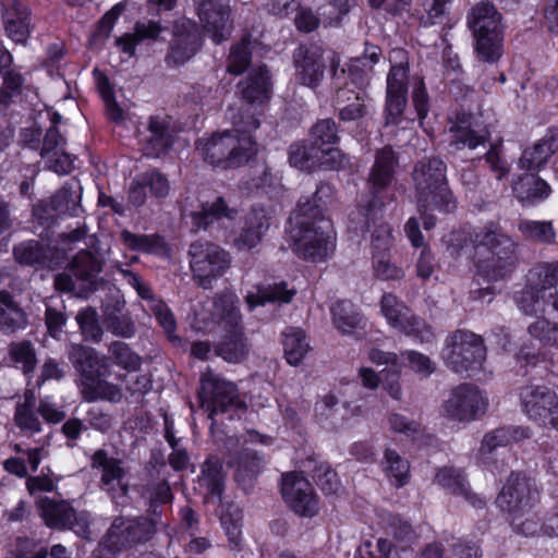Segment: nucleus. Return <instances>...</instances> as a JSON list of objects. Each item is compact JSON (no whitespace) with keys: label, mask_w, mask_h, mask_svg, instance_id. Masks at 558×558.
I'll return each instance as SVG.
<instances>
[{"label":"nucleus","mask_w":558,"mask_h":558,"mask_svg":"<svg viewBox=\"0 0 558 558\" xmlns=\"http://www.w3.org/2000/svg\"><path fill=\"white\" fill-rule=\"evenodd\" d=\"M448 250L456 256L474 251L477 276L487 282L504 279L517 264L514 242L495 226L475 233L469 241L464 231L451 233Z\"/></svg>","instance_id":"1"},{"label":"nucleus","mask_w":558,"mask_h":558,"mask_svg":"<svg viewBox=\"0 0 558 558\" xmlns=\"http://www.w3.org/2000/svg\"><path fill=\"white\" fill-rule=\"evenodd\" d=\"M284 228L287 241L298 257L322 263L333 255L337 232L330 219L314 211H291Z\"/></svg>","instance_id":"2"},{"label":"nucleus","mask_w":558,"mask_h":558,"mask_svg":"<svg viewBox=\"0 0 558 558\" xmlns=\"http://www.w3.org/2000/svg\"><path fill=\"white\" fill-rule=\"evenodd\" d=\"M196 149L203 160L220 170L236 169L246 165L258 151L252 135L240 136L234 132H217L197 141Z\"/></svg>","instance_id":"3"},{"label":"nucleus","mask_w":558,"mask_h":558,"mask_svg":"<svg viewBox=\"0 0 558 558\" xmlns=\"http://www.w3.org/2000/svg\"><path fill=\"white\" fill-rule=\"evenodd\" d=\"M210 316L214 323L230 335L218 345V355L230 363L243 361L248 353V345L243 333L240 301L236 294L231 291L217 294L211 303Z\"/></svg>","instance_id":"4"},{"label":"nucleus","mask_w":558,"mask_h":558,"mask_svg":"<svg viewBox=\"0 0 558 558\" xmlns=\"http://www.w3.org/2000/svg\"><path fill=\"white\" fill-rule=\"evenodd\" d=\"M477 58L487 63L497 62L502 54L501 15L490 2H480L468 15Z\"/></svg>","instance_id":"5"},{"label":"nucleus","mask_w":558,"mask_h":558,"mask_svg":"<svg viewBox=\"0 0 558 558\" xmlns=\"http://www.w3.org/2000/svg\"><path fill=\"white\" fill-rule=\"evenodd\" d=\"M417 204L423 208L456 207L446 178V165L439 158L418 161L412 171Z\"/></svg>","instance_id":"6"},{"label":"nucleus","mask_w":558,"mask_h":558,"mask_svg":"<svg viewBox=\"0 0 558 558\" xmlns=\"http://www.w3.org/2000/svg\"><path fill=\"white\" fill-rule=\"evenodd\" d=\"M198 397L202 408L213 421L220 413L229 414V418L235 415L240 417L245 410V402L241 400L236 386L209 368L201 376Z\"/></svg>","instance_id":"7"},{"label":"nucleus","mask_w":558,"mask_h":558,"mask_svg":"<svg viewBox=\"0 0 558 558\" xmlns=\"http://www.w3.org/2000/svg\"><path fill=\"white\" fill-rule=\"evenodd\" d=\"M441 354L452 372L471 376L482 367L486 350L480 336L468 330H457L447 337Z\"/></svg>","instance_id":"8"},{"label":"nucleus","mask_w":558,"mask_h":558,"mask_svg":"<svg viewBox=\"0 0 558 558\" xmlns=\"http://www.w3.org/2000/svg\"><path fill=\"white\" fill-rule=\"evenodd\" d=\"M189 253L193 278L204 289L213 288V283L231 266L230 254L211 242H195Z\"/></svg>","instance_id":"9"},{"label":"nucleus","mask_w":558,"mask_h":558,"mask_svg":"<svg viewBox=\"0 0 558 558\" xmlns=\"http://www.w3.org/2000/svg\"><path fill=\"white\" fill-rule=\"evenodd\" d=\"M398 158L390 146L378 149L371 168L367 184V209H383L391 205L393 194L390 185L396 174Z\"/></svg>","instance_id":"10"},{"label":"nucleus","mask_w":558,"mask_h":558,"mask_svg":"<svg viewBox=\"0 0 558 558\" xmlns=\"http://www.w3.org/2000/svg\"><path fill=\"white\" fill-rule=\"evenodd\" d=\"M289 162L301 171L312 173L316 170H339L347 163V158L337 147H323L308 140L290 145Z\"/></svg>","instance_id":"11"},{"label":"nucleus","mask_w":558,"mask_h":558,"mask_svg":"<svg viewBox=\"0 0 558 558\" xmlns=\"http://www.w3.org/2000/svg\"><path fill=\"white\" fill-rule=\"evenodd\" d=\"M380 313L387 324L398 332L413 338L420 343L430 342L434 332L423 319L415 316L412 311L392 293H384L380 300Z\"/></svg>","instance_id":"12"},{"label":"nucleus","mask_w":558,"mask_h":558,"mask_svg":"<svg viewBox=\"0 0 558 558\" xmlns=\"http://www.w3.org/2000/svg\"><path fill=\"white\" fill-rule=\"evenodd\" d=\"M520 404L524 414L541 426L558 429V395L544 385L521 388Z\"/></svg>","instance_id":"13"},{"label":"nucleus","mask_w":558,"mask_h":558,"mask_svg":"<svg viewBox=\"0 0 558 558\" xmlns=\"http://www.w3.org/2000/svg\"><path fill=\"white\" fill-rule=\"evenodd\" d=\"M159 523L160 514L156 510L149 519H116L107 533L104 546L108 550L118 551L136 543L146 542L155 533Z\"/></svg>","instance_id":"14"},{"label":"nucleus","mask_w":558,"mask_h":558,"mask_svg":"<svg viewBox=\"0 0 558 558\" xmlns=\"http://www.w3.org/2000/svg\"><path fill=\"white\" fill-rule=\"evenodd\" d=\"M487 407L488 399L477 387L463 384L452 389L442 413L449 421L469 423L483 415Z\"/></svg>","instance_id":"15"},{"label":"nucleus","mask_w":558,"mask_h":558,"mask_svg":"<svg viewBox=\"0 0 558 558\" xmlns=\"http://www.w3.org/2000/svg\"><path fill=\"white\" fill-rule=\"evenodd\" d=\"M36 504L48 527L72 530L78 536H89V518L86 512H76L68 501H56L48 497L39 498Z\"/></svg>","instance_id":"16"},{"label":"nucleus","mask_w":558,"mask_h":558,"mask_svg":"<svg viewBox=\"0 0 558 558\" xmlns=\"http://www.w3.org/2000/svg\"><path fill=\"white\" fill-rule=\"evenodd\" d=\"M281 494L289 508L300 517L318 513L319 501L310 481L299 472L282 475Z\"/></svg>","instance_id":"17"},{"label":"nucleus","mask_w":558,"mask_h":558,"mask_svg":"<svg viewBox=\"0 0 558 558\" xmlns=\"http://www.w3.org/2000/svg\"><path fill=\"white\" fill-rule=\"evenodd\" d=\"M197 16L204 31L216 44L227 40L231 35L230 0H194Z\"/></svg>","instance_id":"18"},{"label":"nucleus","mask_w":558,"mask_h":558,"mask_svg":"<svg viewBox=\"0 0 558 558\" xmlns=\"http://www.w3.org/2000/svg\"><path fill=\"white\" fill-rule=\"evenodd\" d=\"M92 468L100 472V488L116 502L129 492L128 471L123 463L99 449L92 457Z\"/></svg>","instance_id":"19"},{"label":"nucleus","mask_w":558,"mask_h":558,"mask_svg":"<svg viewBox=\"0 0 558 558\" xmlns=\"http://www.w3.org/2000/svg\"><path fill=\"white\" fill-rule=\"evenodd\" d=\"M201 45L202 39L195 22L187 19L179 20L173 26V38L166 62L169 65H182L195 56Z\"/></svg>","instance_id":"20"},{"label":"nucleus","mask_w":558,"mask_h":558,"mask_svg":"<svg viewBox=\"0 0 558 558\" xmlns=\"http://www.w3.org/2000/svg\"><path fill=\"white\" fill-rule=\"evenodd\" d=\"M380 53V48L374 45H366L363 56L353 58L348 66V71L341 69L339 72L332 64V78L337 88L341 86L342 80L348 84V87L356 92H365L369 84V74L375 63H377Z\"/></svg>","instance_id":"21"},{"label":"nucleus","mask_w":558,"mask_h":558,"mask_svg":"<svg viewBox=\"0 0 558 558\" xmlns=\"http://www.w3.org/2000/svg\"><path fill=\"white\" fill-rule=\"evenodd\" d=\"M537 492L530 482L518 474H512L504 485L496 502L501 511L510 514L525 513L535 501Z\"/></svg>","instance_id":"22"},{"label":"nucleus","mask_w":558,"mask_h":558,"mask_svg":"<svg viewBox=\"0 0 558 558\" xmlns=\"http://www.w3.org/2000/svg\"><path fill=\"white\" fill-rule=\"evenodd\" d=\"M408 64L400 62L391 66L387 75V122L396 123L407 106Z\"/></svg>","instance_id":"23"},{"label":"nucleus","mask_w":558,"mask_h":558,"mask_svg":"<svg viewBox=\"0 0 558 558\" xmlns=\"http://www.w3.org/2000/svg\"><path fill=\"white\" fill-rule=\"evenodd\" d=\"M296 80L308 87H316L324 77L323 50L316 46H300L293 52Z\"/></svg>","instance_id":"24"},{"label":"nucleus","mask_w":558,"mask_h":558,"mask_svg":"<svg viewBox=\"0 0 558 558\" xmlns=\"http://www.w3.org/2000/svg\"><path fill=\"white\" fill-rule=\"evenodd\" d=\"M531 437V430L527 427L507 426L500 427L485 434L477 454V461L482 465L489 466L493 454L498 448L507 447Z\"/></svg>","instance_id":"25"},{"label":"nucleus","mask_w":558,"mask_h":558,"mask_svg":"<svg viewBox=\"0 0 558 558\" xmlns=\"http://www.w3.org/2000/svg\"><path fill=\"white\" fill-rule=\"evenodd\" d=\"M557 150L558 129H549L532 147L523 150L519 166L527 171H539Z\"/></svg>","instance_id":"26"},{"label":"nucleus","mask_w":558,"mask_h":558,"mask_svg":"<svg viewBox=\"0 0 558 558\" xmlns=\"http://www.w3.org/2000/svg\"><path fill=\"white\" fill-rule=\"evenodd\" d=\"M296 294V289L289 287L284 281L272 284H258L248 290L244 296L250 311L257 306H264L267 303H290Z\"/></svg>","instance_id":"27"},{"label":"nucleus","mask_w":558,"mask_h":558,"mask_svg":"<svg viewBox=\"0 0 558 558\" xmlns=\"http://www.w3.org/2000/svg\"><path fill=\"white\" fill-rule=\"evenodd\" d=\"M242 220L241 231L233 240V244L239 251H251L266 234L269 228L268 218L264 211H248Z\"/></svg>","instance_id":"28"},{"label":"nucleus","mask_w":558,"mask_h":558,"mask_svg":"<svg viewBox=\"0 0 558 558\" xmlns=\"http://www.w3.org/2000/svg\"><path fill=\"white\" fill-rule=\"evenodd\" d=\"M68 356L80 374V383L100 373L101 368H107L106 357L90 347L72 343Z\"/></svg>","instance_id":"29"},{"label":"nucleus","mask_w":558,"mask_h":558,"mask_svg":"<svg viewBox=\"0 0 558 558\" xmlns=\"http://www.w3.org/2000/svg\"><path fill=\"white\" fill-rule=\"evenodd\" d=\"M78 388L83 399L87 402L102 400L117 403L123 397L122 388L117 384L108 381L105 378V373L101 372L81 381Z\"/></svg>","instance_id":"30"},{"label":"nucleus","mask_w":558,"mask_h":558,"mask_svg":"<svg viewBox=\"0 0 558 558\" xmlns=\"http://www.w3.org/2000/svg\"><path fill=\"white\" fill-rule=\"evenodd\" d=\"M242 98L248 105H263L270 98V77L265 66L252 69L247 77L239 83Z\"/></svg>","instance_id":"31"},{"label":"nucleus","mask_w":558,"mask_h":558,"mask_svg":"<svg viewBox=\"0 0 558 558\" xmlns=\"http://www.w3.org/2000/svg\"><path fill=\"white\" fill-rule=\"evenodd\" d=\"M366 92H356L353 88L339 86L336 92L335 106L342 121H356L366 113Z\"/></svg>","instance_id":"32"},{"label":"nucleus","mask_w":558,"mask_h":558,"mask_svg":"<svg viewBox=\"0 0 558 558\" xmlns=\"http://www.w3.org/2000/svg\"><path fill=\"white\" fill-rule=\"evenodd\" d=\"M148 132L149 136L143 147L146 156L159 157L169 150L173 136L167 118L151 117L148 122Z\"/></svg>","instance_id":"33"},{"label":"nucleus","mask_w":558,"mask_h":558,"mask_svg":"<svg viewBox=\"0 0 558 558\" xmlns=\"http://www.w3.org/2000/svg\"><path fill=\"white\" fill-rule=\"evenodd\" d=\"M434 481L449 494L463 497L472 506L477 508L483 506L482 499L470 490L465 477L459 470L441 468L437 471Z\"/></svg>","instance_id":"34"},{"label":"nucleus","mask_w":558,"mask_h":558,"mask_svg":"<svg viewBox=\"0 0 558 558\" xmlns=\"http://www.w3.org/2000/svg\"><path fill=\"white\" fill-rule=\"evenodd\" d=\"M512 190L523 206H534L551 192L547 182L533 173L521 175L513 182Z\"/></svg>","instance_id":"35"},{"label":"nucleus","mask_w":558,"mask_h":558,"mask_svg":"<svg viewBox=\"0 0 558 558\" xmlns=\"http://www.w3.org/2000/svg\"><path fill=\"white\" fill-rule=\"evenodd\" d=\"M452 133L451 144L457 149L469 148L470 150H476L477 148L486 149L489 134L487 131L475 130L469 119L465 117L459 121L452 123L450 126Z\"/></svg>","instance_id":"36"},{"label":"nucleus","mask_w":558,"mask_h":558,"mask_svg":"<svg viewBox=\"0 0 558 558\" xmlns=\"http://www.w3.org/2000/svg\"><path fill=\"white\" fill-rule=\"evenodd\" d=\"M527 281L531 282L532 287L539 288V291H544L548 294V299L551 300L550 305L553 311L558 314V262L557 263H544L533 268L530 274Z\"/></svg>","instance_id":"37"},{"label":"nucleus","mask_w":558,"mask_h":558,"mask_svg":"<svg viewBox=\"0 0 558 558\" xmlns=\"http://www.w3.org/2000/svg\"><path fill=\"white\" fill-rule=\"evenodd\" d=\"M198 482L201 487H205L207 490V502H220L223 492V474L222 463L218 458L210 457L204 462Z\"/></svg>","instance_id":"38"},{"label":"nucleus","mask_w":558,"mask_h":558,"mask_svg":"<svg viewBox=\"0 0 558 558\" xmlns=\"http://www.w3.org/2000/svg\"><path fill=\"white\" fill-rule=\"evenodd\" d=\"M165 29L159 22H137L134 26V33L119 37L117 44L124 53L133 56L137 45L143 41L156 40Z\"/></svg>","instance_id":"39"},{"label":"nucleus","mask_w":558,"mask_h":558,"mask_svg":"<svg viewBox=\"0 0 558 558\" xmlns=\"http://www.w3.org/2000/svg\"><path fill=\"white\" fill-rule=\"evenodd\" d=\"M50 250L45 248L37 241L23 242L14 247L15 259L23 265L53 268L59 265L58 258L49 255Z\"/></svg>","instance_id":"40"},{"label":"nucleus","mask_w":558,"mask_h":558,"mask_svg":"<svg viewBox=\"0 0 558 558\" xmlns=\"http://www.w3.org/2000/svg\"><path fill=\"white\" fill-rule=\"evenodd\" d=\"M332 324L341 333L350 335L363 326V317L350 301H336L330 307Z\"/></svg>","instance_id":"41"},{"label":"nucleus","mask_w":558,"mask_h":558,"mask_svg":"<svg viewBox=\"0 0 558 558\" xmlns=\"http://www.w3.org/2000/svg\"><path fill=\"white\" fill-rule=\"evenodd\" d=\"M229 464L235 468V481L245 486L262 472L265 459L258 452L246 448L235 460H230Z\"/></svg>","instance_id":"42"},{"label":"nucleus","mask_w":558,"mask_h":558,"mask_svg":"<svg viewBox=\"0 0 558 558\" xmlns=\"http://www.w3.org/2000/svg\"><path fill=\"white\" fill-rule=\"evenodd\" d=\"M238 211H191L190 220L193 225V231H219L228 230L232 227Z\"/></svg>","instance_id":"43"},{"label":"nucleus","mask_w":558,"mask_h":558,"mask_svg":"<svg viewBox=\"0 0 558 558\" xmlns=\"http://www.w3.org/2000/svg\"><path fill=\"white\" fill-rule=\"evenodd\" d=\"M283 353L287 362L292 366L302 363L310 351V343L301 328L289 327L282 333Z\"/></svg>","instance_id":"44"},{"label":"nucleus","mask_w":558,"mask_h":558,"mask_svg":"<svg viewBox=\"0 0 558 558\" xmlns=\"http://www.w3.org/2000/svg\"><path fill=\"white\" fill-rule=\"evenodd\" d=\"M121 239L133 251L169 257L170 250L165 240L156 234L137 235L128 230L121 232Z\"/></svg>","instance_id":"45"},{"label":"nucleus","mask_w":558,"mask_h":558,"mask_svg":"<svg viewBox=\"0 0 558 558\" xmlns=\"http://www.w3.org/2000/svg\"><path fill=\"white\" fill-rule=\"evenodd\" d=\"M519 308L526 315H537L539 313L550 316L556 313L553 311L548 294L539 291V288L529 286L515 298Z\"/></svg>","instance_id":"46"},{"label":"nucleus","mask_w":558,"mask_h":558,"mask_svg":"<svg viewBox=\"0 0 558 558\" xmlns=\"http://www.w3.org/2000/svg\"><path fill=\"white\" fill-rule=\"evenodd\" d=\"M108 354L116 366L128 373L138 372L142 367V356L123 341L116 340L109 343Z\"/></svg>","instance_id":"47"},{"label":"nucleus","mask_w":558,"mask_h":558,"mask_svg":"<svg viewBox=\"0 0 558 558\" xmlns=\"http://www.w3.org/2000/svg\"><path fill=\"white\" fill-rule=\"evenodd\" d=\"M226 117L232 125V129L227 131L234 132L240 136L252 135L260 125L256 113L248 107L231 106L228 108Z\"/></svg>","instance_id":"48"},{"label":"nucleus","mask_w":558,"mask_h":558,"mask_svg":"<svg viewBox=\"0 0 558 558\" xmlns=\"http://www.w3.org/2000/svg\"><path fill=\"white\" fill-rule=\"evenodd\" d=\"M221 525L228 536L230 546L233 549L240 548L242 541L241 521L242 512L241 509L233 505L228 504L221 507L220 510Z\"/></svg>","instance_id":"49"},{"label":"nucleus","mask_w":558,"mask_h":558,"mask_svg":"<svg viewBox=\"0 0 558 558\" xmlns=\"http://www.w3.org/2000/svg\"><path fill=\"white\" fill-rule=\"evenodd\" d=\"M24 325V313L8 291H0V330L14 331Z\"/></svg>","instance_id":"50"},{"label":"nucleus","mask_w":558,"mask_h":558,"mask_svg":"<svg viewBox=\"0 0 558 558\" xmlns=\"http://www.w3.org/2000/svg\"><path fill=\"white\" fill-rule=\"evenodd\" d=\"M384 470L387 477L397 487H402L409 482L410 464L395 450L387 449L385 451Z\"/></svg>","instance_id":"51"},{"label":"nucleus","mask_w":558,"mask_h":558,"mask_svg":"<svg viewBox=\"0 0 558 558\" xmlns=\"http://www.w3.org/2000/svg\"><path fill=\"white\" fill-rule=\"evenodd\" d=\"M98 90L106 105L107 114L110 120L120 122L123 120V110L116 101L108 76L98 69L93 71Z\"/></svg>","instance_id":"52"},{"label":"nucleus","mask_w":558,"mask_h":558,"mask_svg":"<svg viewBox=\"0 0 558 558\" xmlns=\"http://www.w3.org/2000/svg\"><path fill=\"white\" fill-rule=\"evenodd\" d=\"M82 186L72 179L65 183L51 198L52 209H75L81 205Z\"/></svg>","instance_id":"53"},{"label":"nucleus","mask_w":558,"mask_h":558,"mask_svg":"<svg viewBox=\"0 0 558 558\" xmlns=\"http://www.w3.org/2000/svg\"><path fill=\"white\" fill-rule=\"evenodd\" d=\"M2 20L8 37L15 44L26 45L33 29L31 12Z\"/></svg>","instance_id":"54"},{"label":"nucleus","mask_w":558,"mask_h":558,"mask_svg":"<svg viewBox=\"0 0 558 558\" xmlns=\"http://www.w3.org/2000/svg\"><path fill=\"white\" fill-rule=\"evenodd\" d=\"M310 136V141L323 147H335L340 140L337 124L330 118L317 121L311 128Z\"/></svg>","instance_id":"55"},{"label":"nucleus","mask_w":558,"mask_h":558,"mask_svg":"<svg viewBox=\"0 0 558 558\" xmlns=\"http://www.w3.org/2000/svg\"><path fill=\"white\" fill-rule=\"evenodd\" d=\"M335 189L328 183L317 185L311 196H302L298 202L299 209H325L333 205Z\"/></svg>","instance_id":"56"},{"label":"nucleus","mask_w":558,"mask_h":558,"mask_svg":"<svg viewBox=\"0 0 558 558\" xmlns=\"http://www.w3.org/2000/svg\"><path fill=\"white\" fill-rule=\"evenodd\" d=\"M10 356L12 361L23 371L25 375H32L36 364V352L28 341L12 343L10 345Z\"/></svg>","instance_id":"57"},{"label":"nucleus","mask_w":558,"mask_h":558,"mask_svg":"<svg viewBox=\"0 0 558 558\" xmlns=\"http://www.w3.org/2000/svg\"><path fill=\"white\" fill-rule=\"evenodd\" d=\"M529 335L544 345L558 348V324L538 317L527 327Z\"/></svg>","instance_id":"58"},{"label":"nucleus","mask_w":558,"mask_h":558,"mask_svg":"<svg viewBox=\"0 0 558 558\" xmlns=\"http://www.w3.org/2000/svg\"><path fill=\"white\" fill-rule=\"evenodd\" d=\"M364 547L366 549L367 558H410V553L405 548L400 550L392 545V543L386 537H379L375 544L365 542ZM362 558H366L361 550Z\"/></svg>","instance_id":"59"},{"label":"nucleus","mask_w":558,"mask_h":558,"mask_svg":"<svg viewBox=\"0 0 558 558\" xmlns=\"http://www.w3.org/2000/svg\"><path fill=\"white\" fill-rule=\"evenodd\" d=\"M146 302L147 308L156 317L160 327H162V329L170 339H174L177 324L174 316L171 310L168 307V305L162 300L157 298L155 294L151 296V299L147 300Z\"/></svg>","instance_id":"60"},{"label":"nucleus","mask_w":558,"mask_h":558,"mask_svg":"<svg viewBox=\"0 0 558 558\" xmlns=\"http://www.w3.org/2000/svg\"><path fill=\"white\" fill-rule=\"evenodd\" d=\"M71 270L78 279L90 280L101 270V265L90 252L83 250L73 258Z\"/></svg>","instance_id":"61"},{"label":"nucleus","mask_w":558,"mask_h":558,"mask_svg":"<svg viewBox=\"0 0 558 558\" xmlns=\"http://www.w3.org/2000/svg\"><path fill=\"white\" fill-rule=\"evenodd\" d=\"M76 322L86 340L99 342L102 337V329L98 323L96 310L87 307L81 310L76 315Z\"/></svg>","instance_id":"62"},{"label":"nucleus","mask_w":558,"mask_h":558,"mask_svg":"<svg viewBox=\"0 0 558 558\" xmlns=\"http://www.w3.org/2000/svg\"><path fill=\"white\" fill-rule=\"evenodd\" d=\"M387 422L392 432L402 434L412 440L418 439L424 433L418 422L410 420L400 413H390L387 417Z\"/></svg>","instance_id":"63"},{"label":"nucleus","mask_w":558,"mask_h":558,"mask_svg":"<svg viewBox=\"0 0 558 558\" xmlns=\"http://www.w3.org/2000/svg\"><path fill=\"white\" fill-rule=\"evenodd\" d=\"M248 39L244 38L241 43L231 48L227 71L234 75L242 74L251 63V51L248 49Z\"/></svg>","instance_id":"64"}]
</instances>
